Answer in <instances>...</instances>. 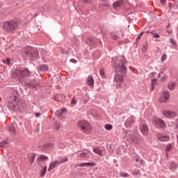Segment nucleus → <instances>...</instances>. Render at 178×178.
<instances>
[{
	"label": "nucleus",
	"instance_id": "33",
	"mask_svg": "<svg viewBox=\"0 0 178 178\" xmlns=\"http://www.w3.org/2000/svg\"><path fill=\"white\" fill-rule=\"evenodd\" d=\"M69 161V159L67 157H64L61 161H58V163L60 164L64 163V162H67Z\"/></svg>",
	"mask_w": 178,
	"mask_h": 178
},
{
	"label": "nucleus",
	"instance_id": "10",
	"mask_svg": "<svg viewBox=\"0 0 178 178\" xmlns=\"http://www.w3.org/2000/svg\"><path fill=\"white\" fill-rule=\"evenodd\" d=\"M124 4V1L119 0L113 3V8L116 10H118V9H119L121 6H123Z\"/></svg>",
	"mask_w": 178,
	"mask_h": 178
},
{
	"label": "nucleus",
	"instance_id": "19",
	"mask_svg": "<svg viewBox=\"0 0 178 178\" xmlns=\"http://www.w3.org/2000/svg\"><path fill=\"white\" fill-rule=\"evenodd\" d=\"M87 84L88 86H94V78L92 77V76H90L88 77L87 79Z\"/></svg>",
	"mask_w": 178,
	"mask_h": 178
},
{
	"label": "nucleus",
	"instance_id": "11",
	"mask_svg": "<svg viewBox=\"0 0 178 178\" xmlns=\"http://www.w3.org/2000/svg\"><path fill=\"white\" fill-rule=\"evenodd\" d=\"M54 99L58 102H62V101H65V99H66V95L65 94L56 95L54 96Z\"/></svg>",
	"mask_w": 178,
	"mask_h": 178
},
{
	"label": "nucleus",
	"instance_id": "38",
	"mask_svg": "<svg viewBox=\"0 0 178 178\" xmlns=\"http://www.w3.org/2000/svg\"><path fill=\"white\" fill-rule=\"evenodd\" d=\"M172 144H168L166 147L165 151H170V149H172Z\"/></svg>",
	"mask_w": 178,
	"mask_h": 178
},
{
	"label": "nucleus",
	"instance_id": "36",
	"mask_svg": "<svg viewBox=\"0 0 178 178\" xmlns=\"http://www.w3.org/2000/svg\"><path fill=\"white\" fill-rule=\"evenodd\" d=\"M166 59H168V56H166V54L163 55L161 57V62H165Z\"/></svg>",
	"mask_w": 178,
	"mask_h": 178
},
{
	"label": "nucleus",
	"instance_id": "45",
	"mask_svg": "<svg viewBox=\"0 0 178 178\" xmlns=\"http://www.w3.org/2000/svg\"><path fill=\"white\" fill-rule=\"evenodd\" d=\"M160 2L161 5H165V3H166V0H160Z\"/></svg>",
	"mask_w": 178,
	"mask_h": 178
},
{
	"label": "nucleus",
	"instance_id": "49",
	"mask_svg": "<svg viewBox=\"0 0 178 178\" xmlns=\"http://www.w3.org/2000/svg\"><path fill=\"white\" fill-rule=\"evenodd\" d=\"M32 87H34V88H37V87H38V85H34V86H32Z\"/></svg>",
	"mask_w": 178,
	"mask_h": 178
},
{
	"label": "nucleus",
	"instance_id": "16",
	"mask_svg": "<svg viewBox=\"0 0 178 178\" xmlns=\"http://www.w3.org/2000/svg\"><path fill=\"white\" fill-rule=\"evenodd\" d=\"M136 121V118L131 115L129 118L127 119V122H125L126 126H130V124L134 123Z\"/></svg>",
	"mask_w": 178,
	"mask_h": 178
},
{
	"label": "nucleus",
	"instance_id": "12",
	"mask_svg": "<svg viewBox=\"0 0 178 178\" xmlns=\"http://www.w3.org/2000/svg\"><path fill=\"white\" fill-rule=\"evenodd\" d=\"M58 165H60L59 161H54L50 163L48 172H51V170L55 169Z\"/></svg>",
	"mask_w": 178,
	"mask_h": 178
},
{
	"label": "nucleus",
	"instance_id": "23",
	"mask_svg": "<svg viewBox=\"0 0 178 178\" xmlns=\"http://www.w3.org/2000/svg\"><path fill=\"white\" fill-rule=\"evenodd\" d=\"M61 54H63V55H69V49L65 47L60 48Z\"/></svg>",
	"mask_w": 178,
	"mask_h": 178
},
{
	"label": "nucleus",
	"instance_id": "52",
	"mask_svg": "<svg viewBox=\"0 0 178 178\" xmlns=\"http://www.w3.org/2000/svg\"><path fill=\"white\" fill-rule=\"evenodd\" d=\"M136 162H138V159H136Z\"/></svg>",
	"mask_w": 178,
	"mask_h": 178
},
{
	"label": "nucleus",
	"instance_id": "15",
	"mask_svg": "<svg viewBox=\"0 0 178 178\" xmlns=\"http://www.w3.org/2000/svg\"><path fill=\"white\" fill-rule=\"evenodd\" d=\"M88 152H90L88 150L86 152H77L76 155L78 158H86L88 155Z\"/></svg>",
	"mask_w": 178,
	"mask_h": 178
},
{
	"label": "nucleus",
	"instance_id": "13",
	"mask_svg": "<svg viewBox=\"0 0 178 178\" xmlns=\"http://www.w3.org/2000/svg\"><path fill=\"white\" fill-rule=\"evenodd\" d=\"M157 138L159 140V141H169L170 140V138L168 136H163L162 134H157Z\"/></svg>",
	"mask_w": 178,
	"mask_h": 178
},
{
	"label": "nucleus",
	"instance_id": "55",
	"mask_svg": "<svg viewBox=\"0 0 178 178\" xmlns=\"http://www.w3.org/2000/svg\"><path fill=\"white\" fill-rule=\"evenodd\" d=\"M73 60H71V62H73Z\"/></svg>",
	"mask_w": 178,
	"mask_h": 178
},
{
	"label": "nucleus",
	"instance_id": "26",
	"mask_svg": "<svg viewBox=\"0 0 178 178\" xmlns=\"http://www.w3.org/2000/svg\"><path fill=\"white\" fill-rule=\"evenodd\" d=\"M93 152H95V154H97V155H102V152L101 151V149L98 148L93 149Z\"/></svg>",
	"mask_w": 178,
	"mask_h": 178
},
{
	"label": "nucleus",
	"instance_id": "51",
	"mask_svg": "<svg viewBox=\"0 0 178 178\" xmlns=\"http://www.w3.org/2000/svg\"><path fill=\"white\" fill-rule=\"evenodd\" d=\"M109 0H103V2H108Z\"/></svg>",
	"mask_w": 178,
	"mask_h": 178
},
{
	"label": "nucleus",
	"instance_id": "1",
	"mask_svg": "<svg viewBox=\"0 0 178 178\" xmlns=\"http://www.w3.org/2000/svg\"><path fill=\"white\" fill-rule=\"evenodd\" d=\"M112 60L113 62V65L117 72V74L114 77V83H115L117 88H121L122 84H123L124 78L123 75L119 73H125L127 70L126 65H124L127 63L126 58L123 56H119L118 58L114 57Z\"/></svg>",
	"mask_w": 178,
	"mask_h": 178
},
{
	"label": "nucleus",
	"instance_id": "46",
	"mask_svg": "<svg viewBox=\"0 0 178 178\" xmlns=\"http://www.w3.org/2000/svg\"><path fill=\"white\" fill-rule=\"evenodd\" d=\"M40 116H41V113H35V117H36V118H40Z\"/></svg>",
	"mask_w": 178,
	"mask_h": 178
},
{
	"label": "nucleus",
	"instance_id": "34",
	"mask_svg": "<svg viewBox=\"0 0 178 178\" xmlns=\"http://www.w3.org/2000/svg\"><path fill=\"white\" fill-rule=\"evenodd\" d=\"M72 105H76L77 104V101H76V97H72V100L71 101Z\"/></svg>",
	"mask_w": 178,
	"mask_h": 178
},
{
	"label": "nucleus",
	"instance_id": "21",
	"mask_svg": "<svg viewBox=\"0 0 178 178\" xmlns=\"http://www.w3.org/2000/svg\"><path fill=\"white\" fill-rule=\"evenodd\" d=\"M48 56H49L48 52L46 51L45 49H42V51H41V57H42V58L47 59V58H48Z\"/></svg>",
	"mask_w": 178,
	"mask_h": 178
},
{
	"label": "nucleus",
	"instance_id": "32",
	"mask_svg": "<svg viewBox=\"0 0 178 178\" xmlns=\"http://www.w3.org/2000/svg\"><path fill=\"white\" fill-rule=\"evenodd\" d=\"M99 73L100 76H102V77H104V76H105V70L104 68H101L99 70Z\"/></svg>",
	"mask_w": 178,
	"mask_h": 178
},
{
	"label": "nucleus",
	"instance_id": "17",
	"mask_svg": "<svg viewBox=\"0 0 178 178\" xmlns=\"http://www.w3.org/2000/svg\"><path fill=\"white\" fill-rule=\"evenodd\" d=\"M79 166H80V168H84L87 166L94 167L97 166V164H95V163H82L79 164Z\"/></svg>",
	"mask_w": 178,
	"mask_h": 178
},
{
	"label": "nucleus",
	"instance_id": "25",
	"mask_svg": "<svg viewBox=\"0 0 178 178\" xmlns=\"http://www.w3.org/2000/svg\"><path fill=\"white\" fill-rule=\"evenodd\" d=\"M156 79H152V91H154V88H155V86H156Z\"/></svg>",
	"mask_w": 178,
	"mask_h": 178
},
{
	"label": "nucleus",
	"instance_id": "48",
	"mask_svg": "<svg viewBox=\"0 0 178 178\" xmlns=\"http://www.w3.org/2000/svg\"><path fill=\"white\" fill-rule=\"evenodd\" d=\"M175 5L177 8V9H178V1L175 2Z\"/></svg>",
	"mask_w": 178,
	"mask_h": 178
},
{
	"label": "nucleus",
	"instance_id": "50",
	"mask_svg": "<svg viewBox=\"0 0 178 178\" xmlns=\"http://www.w3.org/2000/svg\"><path fill=\"white\" fill-rule=\"evenodd\" d=\"M177 37H178V26L177 28Z\"/></svg>",
	"mask_w": 178,
	"mask_h": 178
},
{
	"label": "nucleus",
	"instance_id": "41",
	"mask_svg": "<svg viewBox=\"0 0 178 178\" xmlns=\"http://www.w3.org/2000/svg\"><path fill=\"white\" fill-rule=\"evenodd\" d=\"M143 34H144V33H143V32H141L140 33V35L136 38V41H138L139 40H141V37L143 36Z\"/></svg>",
	"mask_w": 178,
	"mask_h": 178
},
{
	"label": "nucleus",
	"instance_id": "35",
	"mask_svg": "<svg viewBox=\"0 0 178 178\" xmlns=\"http://www.w3.org/2000/svg\"><path fill=\"white\" fill-rule=\"evenodd\" d=\"M3 62L6 65H10V59L9 58H6V60H3Z\"/></svg>",
	"mask_w": 178,
	"mask_h": 178
},
{
	"label": "nucleus",
	"instance_id": "56",
	"mask_svg": "<svg viewBox=\"0 0 178 178\" xmlns=\"http://www.w3.org/2000/svg\"><path fill=\"white\" fill-rule=\"evenodd\" d=\"M161 80H165V78H164V79H162Z\"/></svg>",
	"mask_w": 178,
	"mask_h": 178
},
{
	"label": "nucleus",
	"instance_id": "14",
	"mask_svg": "<svg viewBox=\"0 0 178 178\" xmlns=\"http://www.w3.org/2000/svg\"><path fill=\"white\" fill-rule=\"evenodd\" d=\"M140 131L143 136H148V127L145 124L140 126Z\"/></svg>",
	"mask_w": 178,
	"mask_h": 178
},
{
	"label": "nucleus",
	"instance_id": "40",
	"mask_svg": "<svg viewBox=\"0 0 178 178\" xmlns=\"http://www.w3.org/2000/svg\"><path fill=\"white\" fill-rule=\"evenodd\" d=\"M170 42H171V44H172V45H175L176 46L177 44H176V40H175L174 39H170Z\"/></svg>",
	"mask_w": 178,
	"mask_h": 178
},
{
	"label": "nucleus",
	"instance_id": "8",
	"mask_svg": "<svg viewBox=\"0 0 178 178\" xmlns=\"http://www.w3.org/2000/svg\"><path fill=\"white\" fill-rule=\"evenodd\" d=\"M56 115L58 118H60V119H65V118H66V115H67V111H66V108H63L57 111Z\"/></svg>",
	"mask_w": 178,
	"mask_h": 178
},
{
	"label": "nucleus",
	"instance_id": "6",
	"mask_svg": "<svg viewBox=\"0 0 178 178\" xmlns=\"http://www.w3.org/2000/svg\"><path fill=\"white\" fill-rule=\"evenodd\" d=\"M153 122L157 127H161V129H165L166 127V124L165 122L159 118H154Z\"/></svg>",
	"mask_w": 178,
	"mask_h": 178
},
{
	"label": "nucleus",
	"instance_id": "20",
	"mask_svg": "<svg viewBox=\"0 0 178 178\" xmlns=\"http://www.w3.org/2000/svg\"><path fill=\"white\" fill-rule=\"evenodd\" d=\"M48 69L47 65H40L38 66V70H40V72H48Z\"/></svg>",
	"mask_w": 178,
	"mask_h": 178
},
{
	"label": "nucleus",
	"instance_id": "5",
	"mask_svg": "<svg viewBox=\"0 0 178 178\" xmlns=\"http://www.w3.org/2000/svg\"><path fill=\"white\" fill-rule=\"evenodd\" d=\"M30 71L27 68L25 69H17L12 73L13 77H23V76H29Z\"/></svg>",
	"mask_w": 178,
	"mask_h": 178
},
{
	"label": "nucleus",
	"instance_id": "29",
	"mask_svg": "<svg viewBox=\"0 0 178 178\" xmlns=\"http://www.w3.org/2000/svg\"><path fill=\"white\" fill-rule=\"evenodd\" d=\"M39 159H40V161H48V157L44 155H40Z\"/></svg>",
	"mask_w": 178,
	"mask_h": 178
},
{
	"label": "nucleus",
	"instance_id": "43",
	"mask_svg": "<svg viewBox=\"0 0 178 178\" xmlns=\"http://www.w3.org/2000/svg\"><path fill=\"white\" fill-rule=\"evenodd\" d=\"M10 131H11V133H15V131H16V129H15V127H12L10 129Z\"/></svg>",
	"mask_w": 178,
	"mask_h": 178
},
{
	"label": "nucleus",
	"instance_id": "31",
	"mask_svg": "<svg viewBox=\"0 0 178 178\" xmlns=\"http://www.w3.org/2000/svg\"><path fill=\"white\" fill-rule=\"evenodd\" d=\"M177 168V164L175 162H171L170 163V169H176Z\"/></svg>",
	"mask_w": 178,
	"mask_h": 178
},
{
	"label": "nucleus",
	"instance_id": "24",
	"mask_svg": "<svg viewBox=\"0 0 178 178\" xmlns=\"http://www.w3.org/2000/svg\"><path fill=\"white\" fill-rule=\"evenodd\" d=\"M47 173V166H44L40 172V177H44Z\"/></svg>",
	"mask_w": 178,
	"mask_h": 178
},
{
	"label": "nucleus",
	"instance_id": "54",
	"mask_svg": "<svg viewBox=\"0 0 178 178\" xmlns=\"http://www.w3.org/2000/svg\"><path fill=\"white\" fill-rule=\"evenodd\" d=\"M159 77H161V74L159 75Z\"/></svg>",
	"mask_w": 178,
	"mask_h": 178
},
{
	"label": "nucleus",
	"instance_id": "39",
	"mask_svg": "<svg viewBox=\"0 0 178 178\" xmlns=\"http://www.w3.org/2000/svg\"><path fill=\"white\" fill-rule=\"evenodd\" d=\"M121 177H127L129 176V174L126 172H120Z\"/></svg>",
	"mask_w": 178,
	"mask_h": 178
},
{
	"label": "nucleus",
	"instance_id": "30",
	"mask_svg": "<svg viewBox=\"0 0 178 178\" xmlns=\"http://www.w3.org/2000/svg\"><path fill=\"white\" fill-rule=\"evenodd\" d=\"M105 129L106 130H112V129H113V127L112 126V124H107L105 125Z\"/></svg>",
	"mask_w": 178,
	"mask_h": 178
},
{
	"label": "nucleus",
	"instance_id": "27",
	"mask_svg": "<svg viewBox=\"0 0 178 178\" xmlns=\"http://www.w3.org/2000/svg\"><path fill=\"white\" fill-rule=\"evenodd\" d=\"M147 49H148V44L146 43L145 45L142 47V52H147Z\"/></svg>",
	"mask_w": 178,
	"mask_h": 178
},
{
	"label": "nucleus",
	"instance_id": "9",
	"mask_svg": "<svg viewBox=\"0 0 178 178\" xmlns=\"http://www.w3.org/2000/svg\"><path fill=\"white\" fill-rule=\"evenodd\" d=\"M169 97H170L169 92L164 91L163 92V95L159 99L160 102H166V101H168V99H169Z\"/></svg>",
	"mask_w": 178,
	"mask_h": 178
},
{
	"label": "nucleus",
	"instance_id": "47",
	"mask_svg": "<svg viewBox=\"0 0 178 178\" xmlns=\"http://www.w3.org/2000/svg\"><path fill=\"white\" fill-rule=\"evenodd\" d=\"M83 2H84L85 3H88V0H83Z\"/></svg>",
	"mask_w": 178,
	"mask_h": 178
},
{
	"label": "nucleus",
	"instance_id": "53",
	"mask_svg": "<svg viewBox=\"0 0 178 178\" xmlns=\"http://www.w3.org/2000/svg\"><path fill=\"white\" fill-rule=\"evenodd\" d=\"M170 5H172V3H169V6H170Z\"/></svg>",
	"mask_w": 178,
	"mask_h": 178
},
{
	"label": "nucleus",
	"instance_id": "18",
	"mask_svg": "<svg viewBox=\"0 0 178 178\" xmlns=\"http://www.w3.org/2000/svg\"><path fill=\"white\" fill-rule=\"evenodd\" d=\"M129 140H130V141H132V143H134V144H138V143H140V138H138L136 136H130L129 138Z\"/></svg>",
	"mask_w": 178,
	"mask_h": 178
},
{
	"label": "nucleus",
	"instance_id": "2",
	"mask_svg": "<svg viewBox=\"0 0 178 178\" xmlns=\"http://www.w3.org/2000/svg\"><path fill=\"white\" fill-rule=\"evenodd\" d=\"M8 106L13 111H22V108H23V102L22 100L19 99L17 92H14V94L10 97V102H8Z\"/></svg>",
	"mask_w": 178,
	"mask_h": 178
},
{
	"label": "nucleus",
	"instance_id": "3",
	"mask_svg": "<svg viewBox=\"0 0 178 178\" xmlns=\"http://www.w3.org/2000/svg\"><path fill=\"white\" fill-rule=\"evenodd\" d=\"M3 29L7 33H15L19 29V21L17 19H11L4 22Z\"/></svg>",
	"mask_w": 178,
	"mask_h": 178
},
{
	"label": "nucleus",
	"instance_id": "44",
	"mask_svg": "<svg viewBox=\"0 0 178 178\" xmlns=\"http://www.w3.org/2000/svg\"><path fill=\"white\" fill-rule=\"evenodd\" d=\"M31 158H32L31 164L33 163V161H34V159L35 158V156H34V154H31Z\"/></svg>",
	"mask_w": 178,
	"mask_h": 178
},
{
	"label": "nucleus",
	"instance_id": "37",
	"mask_svg": "<svg viewBox=\"0 0 178 178\" xmlns=\"http://www.w3.org/2000/svg\"><path fill=\"white\" fill-rule=\"evenodd\" d=\"M152 34V35H153V37L154 38H159V34H158V33H154V32H152L151 33Z\"/></svg>",
	"mask_w": 178,
	"mask_h": 178
},
{
	"label": "nucleus",
	"instance_id": "22",
	"mask_svg": "<svg viewBox=\"0 0 178 178\" xmlns=\"http://www.w3.org/2000/svg\"><path fill=\"white\" fill-rule=\"evenodd\" d=\"M168 88H169V90H175V88H176V83L175 82H170L168 83Z\"/></svg>",
	"mask_w": 178,
	"mask_h": 178
},
{
	"label": "nucleus",
	"instance_id": "7",
	"mask_svg": "<svg viewBox=\"0 0 178 178\" xmlns=\"http://www.w3.org/2000/svg\"><path fill=\"white\" fill-rule=\"evenodd\" d=\"M163 115L165 118H168V119H172V118H176L177 116V113H176V112L169 111H164L163 112Z\"/></svg>",
	"mask_w": 178,
	"mask_h": 178
},
{
	"label": "nucleus",
	"instance_id": "28",
	"mask_svg": "<svg viewBox=\"0 0 178 178\" xmlns=\"http://www.w3.org/2000/svg\"><path fill=\"white\" fill-rule=\"evenodd\" d=\"M8 143V140H4V141H3V142H1V143H0V147H6Z\"/></svg>",
	"mask_w": 178,
	"mask_h": 178
},
{
	"label": "nucleus",
	"instance_id": "4",
	"mask_svg": "<svg viewBox=\"0 0 178 178\" xmlns=\"http://www.w3.org/2000/svg\"><path fill=\"white\" fill-rule=\"evenodd\" d=\"M78 126L80 128V130L85 133L86 134H90V132L92 129L91 124L88 122L82 120L78 122Z\"/></svg>",
	"mask_w": 178,
	"mask_h": 178
},
{
	"label": "nucleus",
	"instance_id": "42",
	"mask_svg": "<svg viewBox=\"0 0 178 178\" xmlns=\"http://www.w3.org/2000/svg\"><path fill=\"white\" fill-rule=\"evenodd\" d=\"M111 38L113 40H118V35L112 34L111 35Z\"/></svg>",
	"mask_w": 178,
	"mask_h": 178
}]
</instances>
